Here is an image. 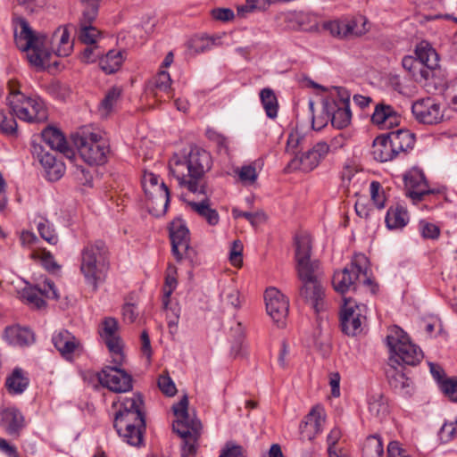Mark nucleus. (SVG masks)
Here are the masks:
<instances>
[{
    "label": "nucleus",
    "mask_w": 457,
    "mask_h": 457,
    "mask_svg": "<svg viewBox=\"0 0 457 457\" xmlns=\"http://www.w3.org/2000/svg\"><path fill=\"white\" fill-rule=\"evenodd\" d=\"M312 239L307 234L295 237V261L302 282L299 297L318 313L324 309V287L319 278V262L311 260Z\"/></svg>",
    "instance_id": "f257e3e1"
},
{
    "label": "nucleus",
    "mask_w": 457,
    "mask_h": 457,
    "mask_svg": "<svg viewBox=\"0 0 457 457\" xmlns=\"http://www.w3.org/2000/svg\"><path fill=\"white\" fill-rule=\"evenodd\" d=\"M211 168V155L205 150L195 147L187 155L174 154L169 162L170 172L180 187L194 194L206 195L204 174Z\"/></svg>",
    "instance_id": "f03ea898"
},
{
    "label": "nucleus",
    "mask_w": 457,
    "mask_h": 457,
    "mask_svg": "<svg viewBox=\"0 0 457 457\" xmlns=\"http://www.w3.org/2000/svg\"><path fill=\"white\" fill-rule=\"evenodd\" d=\"M109 251L102 240L88 242L81 251L80 271L85 282L96 292L109 270Z\"/></svg>",
    "instance_id": "7ed1b4c3"
},
{
    "label": "nucleus",
    "mask_w": 457,
    "mask_h": 457,
    "mask_svg": "<svg viewBox=\"0 0 457 457\" xmlns=\"http://www.w3.org/2000/svg\"><path fill=\"white\" fill-rule=\"evenodd\" d=\"M12 24L14 39L19 49L29 52L27 58L31 65L43 69L50 56L49 51L45 48L47 37L46 35H37L26 19L21 16L14 15Z\"/></svg>",
    "instance_id": "20e7f679"
},
{
    "label": "nucleus",
    "mask_w": 457,
    "mask_h": 457,
    "mask_svg": "<svg viewBox=\"0 0 457 457\" xmlns=\"http://www.w3.org/2000/svg\"><path fill=\"white\" fill-rule=\"evenodd\" d=\"M386 341L390 353V363L398 366H416L423 358L421 349L414 345L398 326H393L388 329Z\"/></svg>",
    "instance_id": "39448f33"
},
{
    "label": "nucleus",
    "mask_w": 457,
    "mask_h": 457,
    "mask_svg": "<svg viewBox=\"0 0 457 457\" xmlns=\"http://www.w3.org/2000/svg\"><path fill=\"white\" fill-rule=\"evenodd\" d=\"M366 262L367 259L363 254H356L350 264L342 270L336 271L332 278L334 289L345 295L347 292L355 291L361 284L372 285L371 279L367 275V269L363 267Z\"/></svg>",
    "instance_id": "423d86ee"
},
{
    "label": "nucleus",
    "mask_w": 457,
    "mask_h": 457,
    "mask_svg": "<svg viewBox=\"0 0 457 457\" xmlns=\"http://www.w3.org/2000/svg\"><path fill=\"white\" fill-rule=\"evenodd\" d=\"M7 102L12 113L26 122L41 123L48 118L45 103L39 97L26 96L20 91H11Z\"/></svg>",
    "instance_id": "0eeeda50"
},
{
    "label": "nucleus",
    "mask_w": 457,
    "mask_h": 457,
    "mask_svg": "<svg viewBox=\"0 0 457 457\" xmlns=\"http://www.w3.org/2000/svg\"><path fill=\"white\" fill-rule=\"evenodd\" d=\"M80 156L90 165L104 164L107 161L109 145L101 135L94 132H82L73 137Z\"/></svg>",
    "instance_id": "6e6552de"
},
{
    "label": "nucleus",
    "mask_w": 457,
    "mask_h": 457,
    "mask_svg": "<svg viewBox=\"0 0 457 457\" xmlns=\"http://www.w3.org/2000/svg\"><path fill=\"white\" fill-rule=\"evenodd\" d=\"M113 427L120 436L129 445L137 446L143 441L145 430V418L143 411L123 414H116Z\"/></svg>",
    "instance_id": "1a4fd4ad"
},
{
    "label": "nucleus",
    "mask_w": 457,
    "mask_h": 457,
    "mask_svg": "<svg viewBox=\"0 0 457 457\" xmlns=\"http://www.w3.org/2000/svg\"><path fill=\"white\" fill-rule=\"evenodd\" d=\"M343 300L339 314L341 330L347 336H357L362 331L361 325L366 320L367 307L352 297H344Z\"/></svg>",
    "instance_id": "9d476101"
},
{
    "label": "nucleus",
    "mask_w": 457,
    "mask_h": 457,
    "mask_svg": "<svg viewBox=\"0 0 457 457\" xmlns=\"http://www.w3.org/2000/svg\"><path fill=\"white\" fill-rule=\"evenodd\" d=\"M43 296L54 300H58L60 297L54 283L50 279L46 278L37 286H27L20 292L21 301L36 310L46 307V303Z\"/></svg>",
    "instance_id": "9b49d317"
},
{
    "label": "nucleus",
    "mask_w": 457,
    "mask_h": 457,
    "mask_svg": "<svg viewBox=\"0 0 457 457\" xmlns=\"http://www.w3.org/2000/svg\"><path fill=\"white\" fill-rule=\"evenodd\" d=\"M267 313L271 317L278 327L286 325V319L289 310V301L286 295L275 287L268 288L264 293Z\"/></svg>",
    "instance_id": "f8f14e48"
},
{
    "label": "nucleus",
    "mask_w": 457,
    "mask_h": 457,
    "mask_svg": "<svg viewBox=\"0 0 457 457\" xmlns=\"http://www.w3.org/2000/svg\"><path fill=\"white\" fill-rule=\"evenodd\" d=\"M100 384L114 393H125L132 389V378L124 370L107 366L97 375Z\"/></svg>",
    "instance_id": "ddd939ff"
},
{
    "label": "nucleus",
    "mask_w": 457,
    "mask_h": 457,
    "mask_svg": "<svg viewBox=\"0 0 457 457\" xmlns=\"http://www.w3.org/2000/svg\"><path fill=\"white\" fill-rule=\"evenodd\" d=\"M201 428L200 421L192 422L190 427H185L181 422L172 424L173 432L182 440L181 457H194L195 455Z\"/></svg>",
    "instance_id": "4468645a"
},
{
    "label": "nucleus",
    "mask_w": 457,
    "mask_h": 457,
    "mask_svg": "<svg viewBox=\"0 0 457 457\" xmlns=\"http://www.w3.org/2000/svg\"><path fill=\"white\" fill-rule=\"evenodd\" d=\"M118 322L114 318H105L100 327L99 334L104 343L106 344L109 351L114 354L113 361L117 365L122 362V345L120 337L118 336Z\"/></svg>",
    "instance_id": "2eb2a0df"
},
{
    "label": "nucleus",
    "mask_w": 457,
    "mask_h": 457,
    "mask_svg": "<svg viewBox=\"0 0 457 457\" xmlns=\"http://www.w3.org/2000/svg\"><path fill=\"white\" fill-rule=\"evenodd\" d=\"M31 152L43 166L47 180L56 181L62 177L65 166L53 154L46 152L43 146L38 144H32Z\"/></svg>",
    "instance_id": "dca6fc26"
},
{
    "label": "nucleus",
    "mask_w": 457,
    "mask_h": 457,
    "mask_svg": "<svg viewBox=\"0 0 457 457\" xmlns=\"http://www.w3.org/2000/svg\"><path fill=\"white\" fill-rule=\"evenodd\" d=\"M411 112L415 119L423 124H436L443 119L440 104L430 97L416 101Z\"/></svg>",
    "instance_id": "f3484780"
},
{
    "label": "nucleus",
    "mask_w": 457,
    "mask_h": 457,
    "mask_svg": "<svg viewBox=\"0 0 457 457\" xmlns=\"http://www.w3.org/2000/svg\"><path fill=\"white\" fill-rule=\"evenodd\" d=\"M328 151L329 145L326 142H318L312 149L303 153L299 158L293 159L289 165L294 169L298 168L306 172L311 171L325 158Z\"/></svg>",
    "instance_id": "a211bd4d"
},
{
    "label": "nucleus",
    "mask_w": 457,
    "mask_h": 457,
    "mask_svg": "<svg viewBox=\"0 0 457 457\" xmlns=\"http://www.w3.org/2000/svg\"><path fill=\"white\" fill-rule=\"evenodd\" d=\"M169 233L171 242L172 254L175 256L178 262H180L183 257L180 247L185 246L187 243H190L189 229L182 219L176 218L170 224Z\"/></svg>",
    "instance_id": "6ab92c4d"
},
{
    "label": "nucleus",
    "mask_w": 457,
    "mask_h": 457,
    "mask_svg": "<svg viewBox=\"0 0 457 457\" xmlns=\"http://www.w3.org/2000/svg\"><path fill=\"white\" fill-rule=\"evenodd\" d=\"M406 188V195L414 202H420L424 195L431 194L433 191L428 189L424 174L418 170L409 171L403 177Z\"/></svg>",
    "instance_id": "aec40b11"
},
{
    "label": "nucleus",
    "mask_w": 457,
    "mask_h": 457,
    "mask_svg": "<svg viewBox=\"0 0 457 457\" xmlns=\"http://www.w3.org/2000/svg\"><path fill=\"white\" fill-rule=\"evenodd\" d=\"M325 418L324 409L320 405L314 406L300 425L302 438L312 440L320 434L322 431Z\"/></svg>",
    "instance_id": "412c9836"
},
{
    "label": "nucleus",
    "mask_w": 457,
    "mask_h": 457,
    "mask_svg": "<svg viewBox=\"0 0 457 457\" xmlns=\"http://www.w3.org/2000/svg\"><path fill=\"white\" fill-rule=\"evenodd\" d=\"M52 342L62 357L72 361L74 353L80 348V342L71 332L62 329L54 334Z\"/></svg>",
    "instance_id": "4be33fe9"
},
{
    "label": "nucleus",
    "mask_w": 457,
    "mask_h": 457,
    "mask_svg": "<svg viewBox=\"0 0 457 457\" xmlns=\"http://www.w3.org/2000/svg\"><path fill=\"white\" fill-rule=\"evenodd\" d=\"M323 111L329 112L331 124L337 129L346 128L351 122L352 112L350 106H339L334 98H328L323 102Z\"/></svg>",
    "instance_id": "5701e85b"
},
{
    "label": "nucleus",
    "mask_w": 457,
    "mask_h": 457,
    "mask_svg": "<svg viewBox=\"0 0 457 457\" xmlns=\"http://www.w3.org/2000/svg\"><path fill=\"white\" fill-rule=\"evenodd\" d=\"M41 137L44 142L52 150L58 151L68 159H72L74 157V151L69 147L65 137L59 129L53 127H47L42 131Z\"/></svg>",
    "instance_id": "b1692460"
},
{
    "label": "nucleus",
    "mask_w": 457,
    "mask_h": 457,
    "mask_svg": "<svg viewBox=\"0 0 457 457\" xmlns=\"http://www.w3.org/2000/svg\"><path fill=\"white\" fill-rule=\"evenodd\" d=\"M402 64L418 83L426 85L428 82H432L435 79V71L421 64L415 57L404 56Z\"/></svg>",
    "instance_id": "393cba45"
},
{
    "label": "nucleus",
    "mask_w": 457,
    "mask_h": 457,
    "mask_svg": "<svg viewBox=\"0 0 457 457\" xmlns=\"http://www.w3.org/2000/svg\"><path fill=\"white\" fill-rule=\"evenodd\" d=\"M1 422L6 433L12 436H19L25 427L24 416L15 408H7L3 411Z\"/></svg>",
    "instance_id": "a878e982"
},
{
    "label": "nucleus",
    "mask_w": 457,
    "mask_h": 457,
    "mask_svg": "<svg viewBox=\"0 0 457 457\" xmlns=\"http://www.w3.org/2000/svg\"><path fill=\"white\" fill-rule=\"evenodd\" d=\"M371 154L380 162L391 161L397 155L388 135H381L374 139Z\"/></svg>",
    "instance_id": "bb28decb"
},
{
    "label": "nucleus",
    "mask_w": 457,
    "mask_h": 457,
    "mask_svg": "<svg viewBox=\"0 0 457 457\" xmlns=\"http://www.w3.org/2000/svg\"><path fill=\"white\" fill-rule=\"evenodd\" d=\"M171 79L169 72L165 71H161L157 73V75L149 82L148 84V94L153 96V97L156 98L159 101H165L166 99H162V96H160V93H162L167 96L168 98L171 97Z\"/></svg>",
    "instance_id": "cd10ccee"
},
{
    "label": "nucleus",
    "mask_w": 457,
    "mask_h": 457,
    "mask_svg": "<svg viewBox=\"0 0 457 457\" xmlns=\"http://www.w3.org/2000/svg\"><path fill=\"white\" fill-rule=\"evenodd\" d=\"M4 338L10 345L19 346L29 345L35 340L34 333L29 328L18 325L7 327Z\"/></svg>",
    "instance_id": "c85d7f7f"
},
{
    "label": "nucleus",
    "mask_w": 457,
    "mask_h": 457,
    "mask_svg": "<svg viewBox=\"0 0 457 457\" xmlns=\"http://www.w3.org/2000/svg\"><path fill=\"white\" fill-rule=\"evenodd\" d=\"M398 115L391 105L378 104L371 116V121L385 128L392 127L398 123Z\"/></svg>",
    "instance_id": "c756f323"
},
{
    "label": "nucleus",
    "mask_w": 457,
    "mask_h": 457,
    "mask_svg": "<svg viewBox=\"0 0 457 457\" xmlns=\"http://www.w3.org/2000/svg\"><path fill=\"white\" fill-rule=\"evenodd\" d=\"M187 204L195 212L204 218L209 225L215 226L219 223V213L215 209L211 208L209 198L205 197L200 202H187Z\"/></svg>",
    "instance_id": "7c9ffc66"
},
{
    "label": "nucleus",
    "mask_w": 457,
    "mask_h": 457,
    "mask_svg": "<svg viewBox=\"0 0 457 457\" xmlns=\"http://www.w3.org/2000/svg\"><path fill=\"white\" fill-rule=\"evenodd\" d=\"M388 136L397 154L400 152H407L414 146L415 136L409 130L399 129Z\"/></svg>",
    "instance_id": "2f4dec72"
},
{
    "label": "nucleus",
    "mask_w": 457,
    "mask_h": 457,
    "mask_svg": "<svg viewBox=\"0 0 457 457\" xmlns=\"http://www.w3.org/2000/svg\"><path fill=\"white\" fill-rule=\"evenodd\" d=\"M389 368L386 370V374L389 385L395 390L404 391L408 393L411 381L406 375L400 370L395 364L388 363Z\"/></svg>",
    "instance_id": "473e14b6"
},
{
    "label": "nucleus",
    "mask_w": 457,
    "mask_h": 457,
    "mask_svg": "<svg viewBox=\"0 0 457 457\" xmlns=\"http://www.w3.org/2000/svg\"><path fill=\"white\" fill-rule=\"evenodd\" d=\"M29 384V379L21 368H15L5 381V386L11 394L23 393Z\"/></svg>",
    "instance_id": "72a5a7b5"
},
{
    "label": "nucleus",
    "mask_w": 457,
    "mask_h": 457,
    "mask_svg": "<svg viewBox=\"0 0 457 457\" xmlns=\"http://www.w3.org/2000/svg\"><path fill=\"white\" fill-rule=\"evenodd\" d=\"M415 54L417 55L416 59L419 60L421 64L429 68V70H433L435 71V78L437 77L438 73H440V70L437 69L438 60L436 51L428 46H424L420 45L417 46Z\"/></svg>",
    "instance_id": "f704fd0d"
},
{
    "label": "nucleus",
    "mask_w": 457,
    "mask_h": 457,
    "mask_svg": "<svg viewBox=\"0 0 457 457\" xmlns=\"http://www.w3.org/2000/svg\"><path fill=\"white\" fill-rule=\"evenodd\" d=\"M385 220L390 229L403 228L408 222V212L401 205L390 207L387 210Z\"/></svg>",
    "instance_id": "c9c22d12"
},
{
    "label": "nucleus",
    "mask_w": 457,
    "mask_h": 457,
    "mask_svg": "<svg viewBox=\"0 0 457 457\" xmlns=\"http://www.w3.org/2000/svg\"><path fill=\"white\" fill-rule=\"evenodd\" d=\"M58 43L55 54L58 56H67L71 51L72 46L70 44V33L68 27L58 28L52 37V44Z\"/></svg>",
    "instance_id": "e433bc0d"
},
{
    "label": "nucleus",
    "mask_w": 457,
    "mask_h": 457,
    "mask_svg": "<svg viewBox=\"0 0 457 457\" xmlns=\"http://www.w3.org/2000/svg\"><path fill=\"white\" fill-rule=\"evenodd\" d=\"M260 99L266 115L270 119L276 118L278 111V102L274 91L270 87L262 89Z\"/></svg>",
    "instance_id": "4c0bfd02"
},
{
    "label": "nucleus",
    "mask_w": 457,
    "mask_h": 457,
    "mask_svg": "<svg viewBox=\"0 0 457 457\" xmlns=\"http://www.w3.org/2000/svg\"><path fill=\"white\" fill-rule=\"evenodd\" d=\"M122 60L120 51L110 50L100 59L99 65L106 74H112L120 69Z\"/></svg>",
    "instance_id": "58836bf2"
},
{
    "label": "nucleus",
    "mask_w": 457,
    "mask_h": 457,
    "mask_svg": "<svg viewBox=\"0 0 457 457\" xmlns=\"http://www.w3.org/2000/svg\"><path fill=\"white\" fill-rule=\"evenodd\" d=\"M172 410L177 417L173 424L181 422L185 427H190L192 422L200 421L197 419L190 418L188 413V398L187 395H184L179 403L174 404Z\"/></svg>",
    "instance_id": "ea45409f"
},
{
    "label": "nucleus",
    "mask_w": 457,
    "mask_h": 457,
    "mask_svg": "<svg viewBox=\"0 0 457 457\" xmlns=\"http://www.w3.org/2000/svg\"><path fill=\"white\" fill-rule=\"evenodd\" d=\"M369 411L378 420H382L388 412V405L381 394H376L370 396Z\"/></svg>",
    "instance_id": "a19ab883"
},
{
    "label": "nucleus",
    "mask_w": 457,
    "mask_h": 457,
    "mask_svg": "<svg viewBox=\"0 0 457 457\" xmlns=\"http://www.w3.org/2000/svg\"><path fill=\"white\" fill-rule=\"evenodd\" d=\"M176 268L172 265H169L167 270V275L165 278V283L163 287V296H162V308L165 311H169L170 299L172 292L177 287V278L175 277Z\"/></svg>",
    "instance_id": "79ce46f5"
},
{
    "label": "nucleus",
    "mask_w": 457,
    "mask_h": 457,
    "mask_svg": "<svg viewBox=\"0 0 457 457\" xmlns=\"http://www.w3.org/2000/svg\"><path fill=\"white\" fill-rule=\"evenodd\" d=\"M325 29L328 30L332 36L345 38L353 32L354 24L351 22L332 21L325 24Z\"/></svg>",
    "instance_id": "37998d69"
},
{
    "label": "nucleus",
    "mask_w": 457,
    "mask_h": 457,
    "mask_svg": "<svg viewBox=\"0 0 457 457\" xmlns=\"http://www.w3.org/2000/svg\"><path fill=\"white\" fill-rule=\"evenodd\" d=\"M84 9L79 19V25H92L98 14V1L82 0Z\"/></svg>",
    "instance_id": "c03bdc74"
},
{
    "label": "nucleus",
    "mask_w": 457,
    "mask_h": 457,
    "mask_svg": "<svg viewBox=\"0 0 457 457\" xmlns=\"http://www.w3.org/2000/svg\"><path fill=\"white\" fill-rule=\"evenodd\" d=\"M12 112L7 116L3 111H0V132L4 135L10 137H17V122Z\"/></svg>",
    "instance_id": "a18cd8bd"
},
{
    "label": "nucleus",
    "mask_w": 457,
    "mask_h": 457,
    "mask_svg": "<svg viewBox=\"0 0 457 457\" xmlns=\"http://www.w3.org/2000/svg\"><path fill=\"white\" fill-rule=\"evenodd\" d=\"M144 402L140 395H134L133 397L125 398L120 404V409L116 414L125 415L127 412H134L136 411H143Z\"/></svg>",
    "instance_id": "49530a36"
},
{
    "label": "nucleus",
    "mask_w": 457,
    "mask_h": 457,
    "mask_svg": "<svg viewBox=\"0 0 457 457\" xmlns=\"http://www.w3.org/2000/svg\"><path fill=\"white\" fill-rule=\"evenodd\" d=\"M37 228L40 237L48 244L54 245L58 243V236L48 220H40L37 225Z\"/></svg>",
    "instance_id": "de8ad7c7"
},
{
    "label": "nucleus",
    "mask_w": 457,
    "mask_h": 457,
    "mask_svg": "<svg viewBox=\"0 0 457 457\" xmlns=\"http://www.w3.org/2000/svg\"><path fill=\"white\" fill-rule=\"evenodd\" d=\"M159 196L153 198V204H162V209L161 211H155V215L163 214L166 212L168 206L170 204V190L165 183L162 182L160 186H158Z\"/></svg>",
    "instance_id": "09e8293b"
},
{
    "label": "nucleus",
    "mask_w": 457,
    "mask_h": 457,
    "mask_svg": "<svg viewBox=\"0 0 457 457\" xmlns=\"http://www.w3.org/2000/svg\"><path fill=\"white\" fill-rule=\"evenodd\" d=\"M98 35L99 31L93 25H79L78 37L82 43L94 45L96 42Z\"/></svg>",
    "instance_id": "8fccbe9b"
},
{
    "label": "nucleus",
    "mask_w": 457,
    "mask_h": 457,
    "mask_svg": "<svg viewBox=\"0 0 457 457\" xmlns=\"http://www.w3.org/2000/svg\"><path fill=\"white\" fill-rule=\"evenodd\" d=\"M33 258H38L43 266L49 271H54L60 269V265L54 261V256L46 249L39 250L32 253Z\"/></svg>",
    "instance_id": "3c124183"
},
{
    "label": "nucleus",
    "mask_w": 457,
    "mask_h": 457,
    "mask_svg": "<svg viewBox=\"0 0 457 457\" xmlns=\"http://www.w3.org/2000/svg\"><path fill=\"white\" fill-rule=\"evenodd\" d=\"M308 105H309L310 112L312 114V126L314 130H320L328 124V122L329 120L331 121V117H330L329 112L323 111L324 114L316 117V116H314V103H313V101L310 100Z\"/></svg>",
    "instance_id": "603ef678"
},
{
    "label": "nucleus",
    "mask_w": 457,
    "mask_h": 457,
    "mask_svg": "<svg viewBox=\"0 0 457 457\" xmlns=\"http://www.w3.org/2000/svg\"><path fill=\"white\" fill-rule=\"evenodd\" d=\"M158 387L167 396H173L177 393L176 386L168 371L163 372L158 378Z\"/></svg>",
    "instance_id": "864d4df0"
},
{
    "label": "nucleus",
    "mask_w": 457,
    "mask_h": 457,
    "mask_svg": "<svg viewBox=\"0 0 457 457\" xmlns=\"http://www.w3.org/2000/svg\"><path fill=\"white\" fill-rule=\"evenodd\" d=\"M440 389L451 401L457 402V378H446L441 381Z\"/></svg>",
    "instance_id": "5fc2aeb1"
},
{
    "label": "nucleus",
    "mask_w": 457,
    "mask_h": 457,
    "mask_svg": "<svg viewBox=\"0 0 457 457\" xmlns=\"http://www.w3.org/2000/svg\"><path fill=\"white\" fill-rule=\"evenodd\" d=\"M121 94V90L118 87L111 88L105 95L104 98L101 102V108L106 112V113L110 112L117 101L119 100Z\"/></svg>",
    "instance_id": "6e6d98bb"
},
{
    "label": "nucleus",
    "mask_w": 457,
    "mask_h": 457,
    "mask_svg": "<svg viewBox=\"0 0 457 457\" xmlns=\"http://www.w3.org/2000/svg\"><path fill=\"white\" fill-rule=\"evenodd\" d=\"M219 457H245V449L232 441L225 444Z\"/></svg>",
    "instance_id": "4d7b16f0"
},
{
    "label": "nucleus",
    "mask_w": 457,
    "mask_h": 457,
    "mask_svg": "<svg viewBox=\"0 0 457 457\" xmlns=\"http://www.w3.org/2000/svg\"><path fill=\"white\" fill-rule=\"evenodd\" d=\"M370 195L374 204L378 209H383L385 207V194L381 189V186L377 181H372L370 184Z\"/></svg>",
    "instance_id": "13d9d810"
},
{
    "label": "nucleus",
    "mask_w": 457,
    "mask_h": 457,
    "mask_svg": "<svg viewBox=\"0 0 457 457\" xmlns=\"http://www.w3.org/2000/svg\"><path fill=\"white\" fill-rule=\"evenodd\" d=\"M238 177L242 183L245 185H252L257 179L256 169L253 165L243 166L238 171Z\"/></svg>",
    "instance_id": "bf43d9fd"
},
{
    "label": "nucleus",
    "mask_w": 457,
    "mask_h": 457,
    "mask_svg": "<svg viewBox=\"0 0 457 457\" xmlns=\"http://www.w3.org/2000/svg\"><path fill=\"white\" fill-rule=\"evenodd\" d=\"M242 252H243V245L240 240H235L232 243L230 253H229V260L231 263L239 267L242 264Z\"/></svg>",
    "instance_id": "052dcab7"
},
{
    "label": "nucleus",
    "mask_w": 457,
    "mask_h": 457,
    "mask_svg": "<svg viewBox=\"0 0 457 457\" xmlns=\"http://www.w3.org/2000/svg\"><path fill=\"white\" fill-rule=\"evenodd\" d=\"M420 229L423 237L430 239L436 238L440 232L436 225L424 220L420 222Z\"/></svg>",
    "instance_id": "680f3d73"
},
{
    "label": "nucleus",
    "mask_w": 457,
    "mask_h": 457,
    "mask_svg": "<svg viewBox=\"0 0 457 457\" xmlns=\"http://www.w3.org/2000/svg\"><path fill=\"white\" fill-rule=\"evenodd\" d=\"M101 54L99 48L93 45H87L81 54V61L86 63L95 62Z\"/></svg>",
    "instance_id": "e2e57ef3"
},
{
    "label": "nucleus",
    "mask_w": 457,
    "mask_h": 457,
    "mask_svg": "<svg viewBox=\"0 0 457 457\" xmlns=\"http://www.w3.org/2000/svg\"><path fill=\"white\" fill-rule=\"evenodd\" d=\"M445 96L450 101L453 109L457 111V78L446 87Z\"/></svg>",
    "instance_id": "0e129e2a"
},
{
    "label": "nucleus",
    "mask_w": 457,
    "mask_h": 457,
    "mask_svg": "<svg viewBox=\"0 0 457 457\" xmlns=\"http://www.w3.org/2000/svg\"><path fill=\"white\" fill-rule=\"evenodd\" d=\"M387 457H411L407 451L401 447L397 441H392L387 445Z\"/></svg>",
    "instance_id": "69168bd1"
},
{
    "label": "nucleus",
    "mask_w": 457,
    "mask_h": 457,
    "mask_svg": "<svg viewBox=\"0 0 457 457\" xmlns=\"http://www.w3.org/2000/svg\"><path fill=\"white\" fill-rule=\"evenodd\" d=\"M341 436L342 434L338 428H334L328 435L327 442L328 445V453L329 457H332L333 452H336L335 445L341 438Z\"/></svg>",
    "instance_id": "338daca9"
},
{
    "label": "nucleus",
    "mask_w": 457,
    "mask_h": 457,
    "mask_svg": "<svg viewBox=\"0 0 457 457\" xmlns=\"http://www.w3.org/2000/svg\"><path fill=\"white\" fill-rule=\"evenodd\" d=\"M212 15L217 21H228L234 18V12L229 8H217L212 11Z\"/></svg>",
    "instance_id": "774afa93"
}]
</instances>
